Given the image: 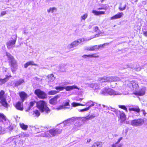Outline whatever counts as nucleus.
Returning <instances> with one entry per match:
<instances>
[{
	"label": "nucleus",
	"instance_id": "obj_1",
	"mask_svg": "<svg viewBox=\"0 0 147 147\" xmlns=\"http://www.w3.org/2000/svg\"><path fill=\"white\" fill-rule=\"evenodd\" d=\"M6 55L7 56L9 61V65L11 66V69L12 72L14 73L18 69V65L16 61L13 57L9 53L6 52Z\"/></svg>",
	"mask_w": 147,
	"mask_h": 147
},
{
	"label": "nucleus",
	"instance_id": "obj_2",
	"mask_svg": "<svg viewBox=\"0 0 147 147\" xmlns=\"http://www.w3.org/2000/svg\"><path fill=\"white\" fill-rule=\"evenodd\" d=\"M61 130V129H53L42 133L41 136L43 137H53L59 134Z\"/></svg>",
	"mask_w": 147,
	"mask_h": 147
},
{
	"label": "nucleus",
	"instance_id": "obj_3",
	"mask_svg": "<svg viewBox=\"0 0 147 147\" xmlns=\"http://www.w3.org/2000/svg\"><path fill=\"white\" fill-rule=\"evenodd\" d=\"M36 106L42 112H45L48 113L50 112V110L47 107L46 103L43 100H40L38 102L36 103Z\"/></svg>",
	"mask_w": 147,
	"mask_h": 147
},
{
	"label": "nucleus",
	"instance_id": "obj_4",
	"mask_svg": "<svg viewBox=\"0 0 147 147\" xmlns=\"http://www.w3.org/2000/svg\"><path fill=\"white\" fill-rule=\"evenodd\" d=\"M119 80V78L117 77L104 76L103 77L99 78L98 79V81L102 82H115Z\"/></svg>",
	"mask_w": 147,
	"mask_h": 147
},
{
	"label": "nucleus",
	"instance_id": "obj_5",
	"mask_svg": "<svg viewBox=\"0 0 147 147\" xmlns=\"http://www.w3.org/2000/svg\"><path fill=\"white\" fill-rule=\"evenodd\" d=\"M91 102V100H90L89 101H88V102H86L85 104H81L78 103H77L75 102H73L72 104V105H73V107H76L77 106H85L86 105L88 106V107L87 108H85L83 109H79L78 110V111L79 112H84L85 111H86L88 110H89L90 108L94 106V103H93L91 105H90V104H89Z\"/></svg>",
	"mask_w": 147,
	"mask_h": 147
},
{
	"label": "nucleus",
	"instance_id": "obj_6",
	"mask_svg": "<svg viewBox=\"0 0 147 147\" xmlns=\"http://www.w3.org/2000/svg\"><path fill=\"white\" fill-rule=\"evenodd\" d=\"M17 38V35H13L12 36V39H13L9 40L7 42L6 45L8 49H10L15 47Z\"/></svg>",
	"mask_w": 147,
	"mask_h": 147
},
{
	"label": "nucleus",
	"instance_id": "obj_7",
	"mask_svg": "<svg viewBox=\"0 0 147 147\" xmlns=\"http://www.w3.org/2000/svg\"><path fill=\"white\" fill-rule=\"evenodd\" d=\"M130 124L133 126H138L142 125L144 123V120L142 119H134L130 121Z\"/></svg>",
	"mask_w": 147,
	"mask_h": 147
},
{
	"label": "nucleus",
	"instance_id": "obj_8",
	"mask_svg": "<svg viewBox=\"0 0 147 147\" xmlns=\"http://www.w3.org/2000/svg\"><path fill=\"white\" fill-rule=\"evenodd\" d=\"M114 111L118 117H119V115L121 122H123L126 120V117L123 111H121L117 110H115Z\"/></svg>",
	"mask_w": 147,
	"mask_h": 147
},
{
	"label": "nucleus",
	"instance_id": "obj_9",
	"mask_svg": "<svg viewBox=\"0 0 147 147\" xmlns=\"http://www.w3.org/2000/svg\"><path fill=\"white\" fill-rule=\"evenodd\" d=\"M34 93L39 98L44 99L47 97L46 94L40 89L35 90Z\"/></svg>",
	"mask_w": 147,
	"mask_h": 147
},
{
	"label": "nucleus",
	"instance_id": "obj_10",
	"mask_svg": "<svg viewBox=\"0 0 147 147\" xmlns=\"http://www.w3.org/2000/svg\"><path fill=\"white\" fill-rule=\"evenodd\" d=\"M4 92L1 91L0 92V102L4 107H7V103L6 101L5 98L4 96Z\"/></svg>",
	"mask_w": 147,
	"mask_h": 147
},
{
	"label": "nucleus",
	"instance_id": "obj_11",
	"mask_svg": "<svg viewBox=\"0 0 147 147\" xmlns=\"http://www.w3.org/2000/svg\"><path fill=\"white\" fill-rule=\"evenodd\" d=\"M84 39H79L76 40L70 44L69 45L67 46L68 48L71 49L77 46L80 43L84 41Z\"/></svg>",
	"mask_w": 147,
	"mask_h": 147
},
{
	"label": "nucleus",
	"instance_id": "obj_12",
	"mask_svg": "<svg viewBox=\"0 0 147 147\" xmlns=\"http://www.w3.org/2000/svg\"><path fill=\"white\" fill-rule=\"evenodd\" d=\"M129 84L130 88L133 90H136L138 88L139 86L138 83L134 81H132L131 82H129Z\"/></svg>",
	"mask_w": 147,
	"mask_h": 147
},
{
	"label": "nucleus",
	"instance_id": "obj_13",
	"mask_svg": "<svg viewBox=\"0 0 147 147\" xmlns=\"http://www.w3.org/2000/svg\"><path fill=\"white\" fill-rule=\"evenodd\" d=\"M77 119L78 118L74 117L65 121V126L69 125L72 123L76 121Z\"/></svg>",
	"mask_w": 147,
	"mask_h": 147
},
{
	"label": "nucleus",
	"instance_id": "obj_14",
	"mask_svg": "<svg viewBox=\"0 0 147 147\" xmlns=\"http://www.w3.org/2000/svg\"><path fill=\"white\" fill-rule=\"evenodd\" d=\"M107 94L110 95L121 94V93H119V92L115 91L113 90L111 88L107 89Z\"/></svg>",
	"mask_w": 147,
	"mask_h": 147
},
{
	"label": "nucleus",
	"instance_id": "obj_15",
	"mask_svg": "<svg viewBox=\"0 0 147 147\" xmlns=\"http://www.w3.org/2000/svg\"><path fill=\"white\" fill-rule=\"evenodd\" d=\"M59 98V95H57L53 98H52L50 99L49 100V103L52 105H55L57 103V99L58 98Z\"/></svg>",
	"mask_w": 147,
	"mask_h": 147
},
{
	"label": "nucleus",
	"instance_id": "obj_16",
	"mask_svg": "<svg viewBox=\"0 0 147 147\" xmlns=\"http://www.w3.org/2000/svg\"><path fill=\"white\" fill-rule=\"evenodd\" d=\"M123 13L122 12H118L116 15L111 17V19L112 20L120 18L123 17Z\"/></svg>",
	"mask_w": 147,
	"mask_h": 147
},
{
	"label": "nucleus",
	"instance_id": "obj_17",
	"mask_svg": "<svg viewBox=\"0 0 147 147\" xmlns=\"http://www.w3.org/2000/svg\"><path fill=\"white\" fill-rule=\"evenodd\" d=\"M24 83H25L24 80L22 79H20L18 81H16L13 85L14 87H17Z\"/></svg>",
	"mask_w": 147,
	"mask_h": 147
},
{
	"label": "nucleus",
	"instance_id": "obj_18",
	"mask_svg": "<svg viewBox=\"0 0 147 147\" xmlns=\"http://www.w3.org/2000/svg\"><path fill=\"white\" fill-rule=\"evenodd\" d=\"M11 77V75L9 76H6V77L3 79L0 78V84L2 85L3 84L6 82Z\"/></svg>",
	"mask_w": 147,
	"mask_h": 147
},
{
	"label": "nucleus",
	"instance_id": "obj_19",
	"mask_svg": "<svg viewBox=\"0 0 147 147\" xmlns=\"http://www.w3.org/2000/svg\"><path fill=\"white\" fill-rule=\"evenodd\" d=\"M88 86L93 89L96 90L100 89L99 85L96 83L89 84Z\"/></svg>",
	"mask_w": 147,
	"mask_h": 147
},
{
	"label": "nucleus",
	"instance_id": "obj_20",
	"mask_svg": "<svg viewBox=\"0 0 147 147\" xmlns=\"http://www.w3.org/2000/svg\"><path fill=\"white\" fill-rule=\"evenodd\" d=\"M76 89L78 90L80 89V88H78L77 86L75 85H73L72 86H68L66 87H65V89L67 91H69L73 89Z\"/></svg>",
	"mask_w": 147,
	"mask_h": 147
},
{
	"label": "nucleus",
	"instance_id": "obj_21",
	"mask_svg": "<svg viewBox=\"0 0 147 147\" xmlns=\"http://www.w3.org/2000/svg\"><path fill=\"white\" fill-rule=\"evenodd\" d=\"M7 120L6 117L4 114L0 113V122L4 124L6 123Z\"/></svg>",
	"mask_w": 147,
	"mask_h": 147
},
{
	"label": "nucleus",
	"instance_id": "obj_22",
	"mask_svg": "<svg viewBox=\"0 0 147 147\" xmlns=\"http://www.w3.org/2000/svg\"><path fill=\"white\" fill-rule=\"evenodd\" d=\"M146 88H143L139 91L137 92L136 94L139 96H143L145 94Z\"/></svg>",
	"mask_w": 147,
	"mask_h": 147
},
{
	"label": "nucleus",
	"instance_id": "obj_23",
	"mask_svg": "<svg viewBox=\"0 0 147 147\" xmlns=\"http://www.w3.org/2000/svg\"><path fill=\"white\" fill-rule=\"evenodd\" d=\"M15 107L16 109L22 111L23 110L22 105H21V103L20 102H18L16 103Z\"/></svg>",
	"mask_w": 147,
	"mask_h": 147
},
{
	"label": "nucleus",
	"instance_id": "obj_24",
	"mask_svg": "<svg viewBox=\"0 0 147 147\" xmlns=\"http://www.w3.org/2000/svg\"><path fill=\"white\" fill-rule=\"evenodd\" d=\"M48 82H53L55 79V78L53 74L49 75L47 76Z\"/></svg>",
	"mask_w": 147,
	"mask_h": 147
},
{
	"label": "nucleus",
	"instance_id": "obj_25",
	"mask_svg": "<svg viewBox=\"0 0 147 147\" xmlns=\"http://www.w3.org/2000/svg\"><path fill=\"white\" fill-rule=\"evenodd\" d=\"M26 94L24 92H21L20 93V96L22 100V102H23L26 96Z\"/></svg>",
	"mask_w": 147,
	"mask_h": 147
},
{
	"label": "nucleus",
	"instance_id": "obj_26",
	"mask_svg": "<svg viewBox=\"0 0 147 147\" xmlns=\"http://www.w3.org/2000/svg\"><path fill=\"white\" fill-rule=\"evenodd\" d=\"M92 13L94 15L97 16H98L101 14H105V12L103 11H97L96 10H93L92 11Z\"/></svg>",
	"mask_w": 147,
	"mask_h": 147
},
{
	"label": "nucleus",
	"instance_id": "obj_27",
	"mask_svg": "<svg viewBox=\"0 0 147 147\" xmlns=\"http://www.w3.org/2000/svg\"><path fill=\"white\" fill-rule=\"evenodd\" d=\"M30 65H34L36 66V65L32 61H28L24 65V67L25 68H26L27 67Z\"/></svg>",
	"mask_w": 147,
	"mask_h": 147
},
{
	"label": "nucleus",
	"instance_id": "obj_28",
	"mask_svg": "<svg viewBox=\"0 0 147 147\" xmlns=\"http://www.w3.org/2000/svg\"><path fill=\"white\" fill-rule=\"evenodd\" d=\"M102 145V144L101 142H97L94 143L92 146V147H101Z\"/></svg>",
	"mask_w": 147,
	"mask_h": 147
},
{
	"label": "nucleus",
	"instance_id": "obj_29",
	"mask_svg": "<svg viewBox=\"0 0 147 147\" xmlns=\"http://www.w3.org/2000/svg\"><path fill=\"white\" fill-rule=\"evenodd\" d=\"M35 102V101H32L29 104V107L27 108L26 111V112H28L32 108L34 105Z\"/></svg>",
	"mask_w": 147,
	"mask_h": 147
},
{
	"label": "nucleus",
	"instance_id": "obj_30",
	"mask_svg": "<svg viewBox=\"0 0 147 147\" xmlns=\"http://www.w3.org/2000/svg\"><path fill=\"white\" fill-rule=\"evenodd\" d=\"M127 68H129L131 69H136V68H134L133 64L132 63L128 64H127L125 66L124 68L126 69Z\"/></svg>",
	"mask_w": 147,
	"mask_h": 147
},
{
	"label": "nucleus",
	"instance_id": "obj_31",
	"mask_svg": "<svg viewBox=\"0 0 147 147\" xmlns=\"http://www.w3.org/2000/svg\"><path fill=\"white\" fill-rule=\"evenodd\" d=\"M107 89L106 88H104L102 89L101 91L100 92V94L102 95H106L107 94Z\"/></svg>",
	"mask_w": 147,
	"mask_h": 147
},
{
	"label": "nucleus",
	"instance_id": "obj_32",
	"mask_svg": "<svg viewBox=\"0 0 147 147\" xmlns=\"http://www.w3.org/2000/svg\"><path fill=\"white\" fill-rule=\"evenodd\" d=\"M129 110L130 111H134L138 113L140 111V109L138 107L134 108H130L129 109Z\"/></svg>",
	"mask_w": 147,
	"mask_h": 147
},
{
	"label": "nucleus",
	"instance_id": "obj_33",
	"mask_svg": "<svg viewBox=\"0 0 147 147\" xmlns=\"http://www.w3.org/2000/svg\"><path fill=\"white\" fill-rule=\"evenodd\" d=\"M59 92L55 90H51L48 92V94L49 95H53L58 93Z\"/></svg>",
	"mask_w": 147,
	"mask_h": 147
},
{
	"label": "nucleus",
	"instance_id": "obj_34",
	"mask_svg": "<svg viewBox=\"0 0 147 147\" xmlns=\"http://www.w3.org/2000/svg\"><path fill=\"white\" fill-rule=\"evenodd\" d=\"M20 126L24 130H26L28 128V125L24 124L23 123H20Z\"/></svg>",
	"mask_w": 147,
	"mask_h": 147
},
{
	"label": "nucleus",
	"instance_id": "obj_35",
	"mask_svg": "<svg viewBox=\"0 0 147 147\" xmlns=\"http://www.w3.org/2000/svg\"><path fill=\"white\" fill-rule=\"evenodd\" d=\"M126 7V4H124L123 6H122V4L121 3L119 7V9L120 11H123L125 9Z\"/></svg>",
	"mask_w": 147,
	"mask_h": 147
},
{
	"label": "nucleus",
	"instance_id": "obj_36",
	"mask_svg": "<svg viewBox=\"0 0 147 147\" xmlns=\"http://www.w3.org/2000/svg\"><path fill=\"white\" fill-rule=\"evenodd\" d=\"M76 118H78V119H77V120H81V121H82L83 123H85L87 121L85 117H76Z\"/></svg>",
	"mask_w": 147,
	"mask_h": 147
},
{
	"label": "nucleus",
	"instance_id": "obj_37",
	"mask_svg": "<svg viewBox=\"0 0 147 147\" xmlns=\"http://www.w3.org/2000/svg\"><path fill=\"white\" fill-rule=\"evenodd\" d=\"M56 9L55 7H51L49 9L47 10V11L48 13L51 12L52 13L54 12L55 10H56Z\"/></svg>",
	"mask_w": 147,
	"mask_h": 147
},
{
	"label": "nucleus",
	"instance_id": "obj_38",
	"mask_svg": "<svg viewBox=\"0 0 147 147\" xmlns=\"http://www.w3.org/2000/svg\"><path fill=\"white\" fill-rule=\"evenodd\" d=\"M55 88L57 90H59V91L62 90H63L64 88V87L59 86H56L55 87Z\"/></svg>",
	"mask_w": 147,
	"mask_h": 147
},
{
	"label": "nucleus",
	"instance_id": "obj_39",
	"mask_svg": "<svg viewBox=\"0 0 147 147\" xmlns=\"http://www.w3.org/2000/svg\"><path fill=\"white\" fill-rule=\"evenodd\" d=\"M28 135L26 134L25 133L22 132L20 135V137H24L26 136H28Z\"/></svg>",
	"mask_w": 147,
	"mask_h": 147
},
{
	"label": "nucleus",
	"instance_id": "obj_40",
	"mask_svg": "<svg viewBox=\"0 0 147 147\" xmlns=\"http://www.w3.org/2000/svg\"><path fill=\"white\" fill-rule=\"evenodd\" d=\"M88 16V15L87 13H86L85 14L81 16V20H85L87 18Z\"/></svg>",
	"mask_w": 147,
	"mask_h": 147
},
{
	"label": "nucleus",
	"instance_id": "obj_41",
	"mask_svg": "<svg viewBox=\"0 0 147 147\" xmlns=\"http://www.w3.org/2000/svg\"><path fill=\"white\" fill-rule=\"evenodd\" d=\"M119 108L125 110V111L127 112V108L124 105H119Z\"/></svg>",
	"mask_w": 147,
	"mask_h": 147
},
{
	"label": "nucleus",
	"instance_id": "obj_42",
	"mask_svg": "<svg viewBox=\"0 0 147 147\" xmlns=\"http://www.w3.org/2000/svg\"><path fill=\"white\" fill-rule=\"evenodd\" d=\"M34 113L35 115V116L37 117L39 116L40 115V113L38 110H36L34 111Z\"/></svg>",
	"mask_w": 147,
	"mask_h": 147
},
{
	"label": "nucleus",
	"instance_id": "obj_43",
	"mask_svg": "<svg viewBox=\"0 0 147 147\" xmlns=\"http://www.w3.org/2000/svg\"><path fill=\"white\" fill-rule=\"evenodd\" d=\"M121 144L115 143L112 145L111 147H121Z\"/></svg>",
	"mask_w": 147,
	"mask_h": 147
},
{
	"label": "nucleus",
	"instance_id": "obj_44",
	"mask_svg": "<svg viewBox=\"0 0 147 147\" xmlns=\"http://www.w3.org/2000/svg\"><path fill=\"white\" fill-rule=\"evenodd\" d=\"M85 49L89 51H93V46L86 47Z\"/></svg>",
	"mask_w": 147,
	"mask_h": 147
},
{
	"label": "nucleus",
	"instance_id": "obj_45",
	"mask_svg": "<svg viewBox=\"0 0 147 147\" xmlns=\"http://www.w3.org/2000/svg\"><path fill=\"white\" fill-rule=\"evenodd\" d=\"M88 57H90L97 58V57H99V56H98V55L96 56L95 55V54H92L91 55H88Z\"/></svg>",
	"mask_w": 147,
	"mask_h": 147
},
{
	"label": "nucleus",
	"instance_id": "obj_46",
	"mask_svg": "<svg viewBox=\"0 0 147 147\" xmlns=\"http://www.w3.org/2000/svg\"><path fill=\"white\" fill-rule=\"evenodd\" d=\"M99 49L98 46V45L93 46V51H96Z\"/></svg>",
	"mask_w": 147,
	"mask_h": 147
},
{
	"label": "nucleus",
	"instance_id": "obj_47",
	"mask_svg": "<svg viewBox=\"0 0 147 147\" xmlns=\"http://www.w3.org/2000/svg\"><path fill=\"white\" fill-rule=\"evenodd\" d=\"M99 49L98 46V45L93 46V51H96Z\"/></svg>",
	"mask_w": 147,
	"mask_h": 147
},
{
	"label": "nucleus",
	"instance_id": "obj_48",
	"mask_svg": "<svg viewBox=\"0 0 147 147\" xmlns=\"http://www.w3.org/2000/svg\"><path fill=\"white\" fill-rule=\"evenodd\" d=\"M64 108V106L63 105H59V106L56 109L57 110H60L62 109H63Z\"/></svg>",
	"mask_w": 147,
	"mask_h": 147
},
{
	"label": "nucleus",
	"instance_id": "obj_49",
	"mask_svg": "<svg viewBox=\"0 0 147 147\" xmlns=\"http://www.w3.org/2000/svg\"><path fill=\"white\" fill-rule=\"evenodd\" d=\"M107 44V45H108V43H105L103 44L100 45H98V46L99 49H100V48H103L105 45Z\"/></svg>",
	"mask_w": 147,
	"mask_h": 147
},
{
	"label": "nucleus",
	"instance_id": "obj_50",
	"mask_svg": "<svg viewBox=\"0 0 147 147\" xmlns=\"http://www.w3.org/2000/svg\"><path fill=\"white\" fill-rule=\"evenodd\" d=\"M108 6L106 5H104V6L102 7V8H104L103 9H104L105 10H107L108 7Z\"/></svg>",
	"mask_w": 147,
	"mask_h": 147
},
{
	"label": "nucleus",
	"instance_id": "obj_51",
	"mask_svg": "<svg viewBox=\"0 0 147 147\" xmlns=\"http://www.w3.org/2000/svg\"><path fill=\"white\" fill-rule=\"evenodd\" d=\"M69 106V102H66L65 103V109L66 108H69V107H66V106Z\"/></svg>",
	"mask_w": 147,
	"mask_h": 147
},
{
	"label": "nucleus",
	"instance_id": "obj_52",
	"mask_svg": "<svg viewBox=\"0 0 147 147\" xmlns=\"http://www.w3.org/2000/svg\"><path fill=\"white\" fill-rule=\"evenodd\" d=\"M75 125H76L78 126L79 127H80L82 125V124L80 123L78 121L76 123Z\"/></svg>",
	"mask_w": 147,
	"mask_h": 147
},
{
	"label": "nucleus",
	"instance_id": "obj_53",
	"mask_svg": "<svg viewBox=\"0 0 147 147\" xmlns=\"http://www.w3.org/2000/svg\"><path fill=\"white\" fill-rule=\"evenodd\" d=\"M89 115L90 117V120H91V119H93L94 118V117H95V116L93 115Z\"/></svg>",
	"mask_w": 147,
	"mask_h": 147
},
{
	"label": "nucleus",
	"instance_id": "obj_54",
	"mask_svg": "<svg viewBox=\"0 0 147 147\" xmlns=\"http://www.w3.org/2000/svg\"><path fill=\"white\" fill-rule=\"evenodd\" d=\"M93 28H94V30L95 31H96L98 29V27L97 26H96L95 27H94Z\"/></svg>",
	"mask_w": 147,
	"mask_h": 147
},
{
	"label": "nucleus",
	"instance_id": "obj_55",
	"mask_svg": "<svg viewBox=\"0 0 147 147\" xmlns=\"http://www.w3.org/2000/svg\"><path fill=\"white\" fill-rule=\"evenodd\" d=\"M143 34L145 36L147 37V31H143Z\"/></svg>",
	"mask_w": 147,
	"mask_h": 147
},
{
	"label": "nucleus",
	"instance_id": "obj_56",
	"mask_svg": "<svg viewBox=\"0 0 147 147\" xmlns=\"http://www.w3.org/2000/svg\"><path fill=\"white\" fill-rule=\"evenodd\" d=\"M6 12L5 11H3L1 13V15L3 16L5 15L6 14Z\"/></svg>",
	"mask_w": 147,
	"mask_h": 147
},
{
	"label": "nucleus",
	"instance_id": "obj_57",
	"mask_svg": "<svg viewBox=\"0 0 147 147\" xmlns=\"http://www.w3.org/2000/svg\"><path fill=\"white\" fill-rule=\"evenodd\" d=\"M122 139V137L120 138L118 140L117 142L116 143H117V144H118V143L120 142V141Z\"/></svg>",
	"mask_w": 147,
	"mask_h": 147
},
{
	"label": "nucleus",
	"instance_id": "obj_58",
	"mask_svg": "<svg viewBox=\"0 0 147 147\" xmlns=\"http://www.w3.org/2000/svg\"><path fill=\"white\" fill-rule=\"evenodd\" d=\"M85 117L87 121L90 120L89 115L88 116Z\"/></svg>",
	"mask_w": 147,
	"mask_h": 147
},
{
	"label": "nucleus",
	"instance_id": "obj_59",
	"mask_svg": "<svg viewBox=\"0 0 147 147\" xmlns=\"http://www.w3.org/2000/svg\"><path fill=\"white\" fill-rule=\"evenodd\" d=\"M88 55H83L82 57L84 58H86L87 57H88Z\"/></svg>",
	"mask_w": 147,
	"mask_h": 147
},
{
	"label": "nucleus",
	"instance_id": "obj_60",
	"mask_svg": "<svg viewBox=\"0 0 147 147\" xmlns=\"http://www.w3.org/2000/svg\"><path fill=\"white\" fill-rule=\"evenodd\" d=\"M141 111H142L143 114H144V115L145 116L146 114V113L145 112V110H141Z\"/></svg>",
	"mask_w": 147,
	"mask_h": 147
},
{
	"label": "nucleus",
	"instance_id": "obj_61",
	"mask_svg": "<svg viewBox=\"0 0 147 147\" xmlns=\"http://www.w3.org/2000/svg\"><path fill=\"white\" fill-rule=\"evenodd\" d=\"M2 127H0V135L1 134H3V133L2 131Z\"/></svg>",
	"mask_w": 147,
	"mask_h": 147
},
{
	"label": "nucleus",
	"instance_id": "obj_62",
	"mask_svg": "<svg viewBox=\"0 0 147 147\" xmlns=\"http://www.w3.org/2000/svg\"><path fill=\"white\" fill-rule=\"evenodd\" d=\"M91 139H89L88 140L87 142V143H89L91 141Z\"/></svg>",
	"mask_w": 147,
	"mask_h": 147
},
{
	"label": "nucleus",
	"instance_id": "obj_63",
	"mask_svg": "<svg viewBox=\"0 0 147 147\" xmlns=\"http://www.w3.org/2000/svg\"><path fill=\"white\" fill-rule=\"evenodd\" d=\"M129 82V81H128V82H127L126 83V84H127V86L128 87H129L130 88V86H129V84L128 83V82Z\"/></svg>",
	"mask_w": 147,
	"mask_h": 147
},
{
	"label": "nucleus",
	"instance_id": "obj_64",
	"mask_svg": "<svg viewBox=\"0 0 147 147\" xmlns=\"http://www.w3.org/2000/svg\"><path fill=\"white\" fill-rule=\"evenodd\" d=\"M7 69V68H4L3 69V71L6 72V71Z\"/></svg>",
	"mask_w": 147,
	"mask_h": 147
}]
</instances>
